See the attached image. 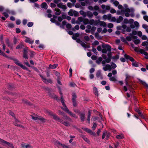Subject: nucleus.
<instances>
[{"mask_svg":"<svg viewBox=\"0 0 148 148\" xmlns=\"http://www.w3.org/2000/svg\"><path fill=\"white\" fill-rule=\"evenodd\" d=\"M100 26H103V27H105L107 25L106 23L103 21L100 22L99 21V25Z\"/></svg>","mask_w":148,"mask_h":148,"instance_id":"e433bc0d","label":"nucleus"},{"mask_svg":"<svg viewBox=\"0 0 148 148\" xmlns=\"http://www.w3.org/2000/svg\"><path fill=\"white\" fill-rule=\"evenodd\" d=\"M28 48L26 47L23 49V57L25 59H27L28 57Z\"/></svg>","mask_w":148,"mask_h":148,"instance_id":"0eeeda50","label":"nucleus"},{"mask_svg":"<svg viewBox=\"0 0 148 148\" xmlns=\"http://www.w3.org/2000/svg\"><path fill=\"white\" fill-rule=\"evenodd\" d=\"M38 120L43 123L45 122L46 121V120L45 119L41 116H39Z\"/></svg>","mask_w":148,"mask_h":148,"instance_id":"37998d69","label":"nucleus"},{"mask_svg":"<svg viewBox=\"0 0 148 148\" xmlns=\"http://www.w3.org/2000/svg\"><path fill=\"white\" fill-rule=\"evenodd\" d=\"M116 138L118 139H121L124 138V136L123 134L117 135Z\"/></svg>","mask_w":148,"mask_h":148,"instance_id":"a19ab883","label":"nucleus"},{"mask_svg":"<svg viewBox=\"0 0 148 148\" xmlns=\"http://www.w3.org/2000/svg\"><path fill=\"white\" fill-rule=\"evenodd\" d=\"M111 66L113 69H114L116 67V65L115 63L112 62L111 63Z\"/></svg>","mask_w":148,"mask_h":148,"instance_id":"680f3d73","label":"nucleus"},{"mask_svg":"<svg viewBox=\"0 0 148 148\" xmlns=\"http://www.w3.org/2000/svg\"><path fill=\"white\" fill-rule=\"evenodd\" d=\"M73 10H70L68 12V14L70 16H73Z\"/></svg>","mask_w":148,"mask_h":148,"instance_id":"09e8293b","label":"nucleus"},{"mask_svg":"<svg viewBox=\"0 0 148 148\" xmlns=\"http://www.w3.org/2000/svg\"><path fill=\"white\" fill-rule=\"evenodd\" d=\"M76 97L77 96L76 94L75 93L73 94L72 96V101H75Z\"/></svg>","mask_w":148,"mask_h":148,"instance_id":"8fccbe9b","label":"nucleus"},{"mask_svg":"<svg viewBox=\"0 0 148 148\" xmlns=\"http://www.w3.org/2000/svg\"><path fill=\"white\" fill-rule=\"evenodd\" d=\"M27 26L29 27H32L33 25V23L32 22H29L27 23Z\"/></svg>","mask_w":148,"mask_h":148,"instance_id":"69168bd1","label":"nucleus"},{"mask_svg":"<svg viewBox=\"0 0 148 148\" xmlns=\"http://www.w3.org/2000/svg\"><path fill=\"white\" fill-rule=\"evenodd\" d=\"M24 47V44L22 43H21L17 46L16 47V49H21Z\"/></svg>","mask_w":148,"mask_h":148,"instance_id":"c756f323","label":"nucleus"},{"mask_svg":"<svg viewBox=\"0 0 148 148\" xmlns=\"http://www.w3.org/2000/svg\"><path fill=\"white\" fill-rule=\"evenodd\" d=\"M86 16H87L90 18H92L93 16V13L90 11H87Z\"/></svg>","mask_w":148,"mask_h":148,"instance_id":"a211bd4d","label":"nucleus"},{"mask_svg":"<svg viewBox=\"0 0 148 148\" xmlns=\"http://www.w3.org/2000/svg\"><path fill=\"white\" fill-rule=\"evenodd\" d=\"M82 138L83 139L86 141L87 143L89 144H90V143L89 140L85 136H82Z\"/></svg>","mask_w":148,"mask_h":148,"instance_id":"c85d7f7f","label":"nucleus"},{"mask_svg":"<svg viewBox=\"0 0 148 148\" xmlns=\"http://www.w3.org/2000/svg\"><path fill=\"white\" fill-rule=\"evenodd\" d=\"M139 81L143 85L147 88H148V84H147L145 82L143 81L140 79H139Z\"/></svg>","mask_w":148,"mask_h":148,"instance_id":"393cba45","label":"nucleus"},{"mask_svg":"<svg viewBox=\"0 0 148 148\" xmlns=\"http://www.w3.org/2000/svg\"><path fill=\"white\" fill-rule=\"evenodd\" d=\"M83 18L82 17H79L78 20L76 21V23L78 24H80V23L83 21Z\"/></svg>","mask_w":148,"mask_h":148,"instance_id":"f3484780","label":"nucleus"},{"mask_svg":"<svg viewBox=\"0 0 148 148\" xmlns=\"http://www.w3.org/2000/svg\"><path fill=\"white\" fill-rule=\"evenodd\" d=\"M140 53H141L144 54V55L145 56H146L145 57L146 58L148 59V53L147 52L143 50L141 51Z\"/></svg>","mask_w":148,"mask_h":148,"instance_id":"4c0bfd02","label":"nucleus"},{"mask_svg":"<svg viewBox=\"0 0 148 148\" xmlns=\"http://www.w3.org/2000/svg\"><path fill=\"white\" fill-rule=\"evenodd\" d=\"M0 142L2 143L7 144L8 146L10 147L11 148H14V146L12 144L9 143L2 139L0 138Z\"/></svg>","mask_w":148,"mask_h":148,"instance_id":"6e6552de","label":"nucleus"},{"mask_svg":"<svg viewBox=\"0 0 148 148\" xmlns=\"http://www.w3.org/2000/svg\"><path fill=\"white\" fill-rule=\"evenodd\" d=\"M32 118L35 120H36L38 119L39 116L36 115V116H34L32 115H31Z\"/></svg>","mask_w":148,"mask_h":148,"instance_id":"052dcab7","label":"nucleus"},{"mask_svg":"<svg viewBox=\"0 0 148 148\" xmlns=\"http://www.w3.org/2000/svg\"><path fill=\"white\" fill-rule=\"evenodd\" d=\"M102 60V58L101 57H99L96 60V62L98 64H99Z\"/></svg>","mask_w":148,"mask_h":148,"instance_id":"58836bf2","label":"nucleus"},{"mask_svg":"<svg viewBox=\"0 0 148 148\" xmlns=\"http://www.w3.org/2000/svg\"><path fill=\"white\" fill-rule=\"evenodd\" d=\"M39 75L41 78L42 79V81L44 82L45 83H52V81L51 79H49L47 80L46 78H44L41 75Z\"/></svg>","mask_w":148,"mask_h":148,"instance_id":"9d476101","label":"nucleus"},{"mask_svg":"<svg viewBox=\"0 0 148 148\" xmlns=\"http://www.w3.org/2000/svg\"><path fill=\"white\" fill-rule=\"evenodd\" d=\"M48 113L53 117V119L56 121H58L61 123L63 124L65 126L68 127L70 126V124L67 121H64L63 120L60 119L58 116L56 114H54L50 111H48Z\"/></svg>","mask_w":148,"mask_h":148,"instance_id":"f257e3e1","label":"nucleus"},{"mask_svg":"<svg viewBox=\"0 0 148 148\" xmlns=\"http://www.w3.org/2000/svg\"><path fill=\"white\" fill-rule=\"evenodd\" d=\"M66 22L65 21H63L62 22V24L60 25V27L63 28H64V26L66 25Z\"/></svg>","mask_w":148,"mask_h":148,"instance_id":"a18cd8bd","label":"nucleus"},{"mask_svg":"<svg viewBox=\"0 0 148 148\" xmlns=\"http://www.w3.org/2000/svg\"><path fill=\"white\" fill-rule=\"evenodd\" d=\"M141 45L142 46L144 47L147 46L148 45V42L146 41L143 42Z\"/></svg>","mask_w":148,"mask_h":148,"instance_id":"864d4df0","label":"nucleus"},{"mask_svg":"<svg viewBox=\"0 0 148 148\" xmlns=\"http://www.w3.org/2000/svg\"><path fill=\"white\" fill-rule=\"evenodd\" d=\"M58 66V65L57 64H54L53 65L50 64L49 66V68L51 69H55Z\"/></svg>","mask_w":148,"mask_h":148,"instance_id":"412c9836","label":"nucleus"},{"mask_svg":"<svg viewBox=\"0 0 148 148\" xmlns=\"http://www.w3.org/2000/svg\"><path fill=\"white\" fill-rule=\"evenodd\" d=\"M61 11L59 9H57L56 12H55V14L56 15H59L61 14Z\"/></svg>","mask_w":148,"mask_h":148,"instance_id":"3c124183","label":"nucleus"},{"mask_svg":"<svg viewBox=\"0 0 148 148\" xmlns=\"http://www.w3.org/2000/svg\"><path fill=\"white\" fill-rule=\"evenodd\" d=\"M83 130H84L86 132H87L90 133L92 134H94L95 133L93 132H92V131L90 129L86 128H83Z\"/></svg>","mask_w":148,"mask_h":148,"instance_id":"4be33fe9","label":"nucleus"},{"mask_svg":"<svg viewBox=\"0 0 148 148\" xmlns=\"http://www.w3.org/2000/svg\"><path fill=\"white\" fill-rule=\"evenodd\" d=\"M91 111L90 110H89L88 112V119L87 120L89 123H90V119L91 116Z\"/></svg>","mask_w":148,"mask_h":148,"instance_id":"c9c22d12","label":"nucleus"},{"mask_svg":"<svg viewBox=\"0 0 148 148\" xmlns=\"http://www.w3.org/2000/svg\"><path fill=\"white\" fill-rule=\"evenodd\" d=\"M123 20V18L121 16H119L116 19V22L119 23L121 22Z\"/></svg>","mask_w":148,"mask_h":148,"instance_id":"b1692460","label":"nucleus"},{"mask_svg":"<svg viewBox=\"0 0 148 148\" xmlns=\"http://www.w3.org/2000/svg\"><path fill=\"white\" fill-rule=\"evenodd\" d=\"M80 44L83 47L85 48H86V44L84 42L82 41V42H81V43Z\"/></svg>","mask_w":148,"mask_h":148,"instance_id":"774afa93","label":"nucleus"},{"mask_svg":"<svg viewBox=\"0 0 148 148\" xmlns=\"http://www.w3.org/2000/svg\"><path fill=\"white\" fill-rule=\"evenodd\" d=\"M41 7L42 8L45 9H47V4L45 3H42L41 5Z\"/></svg>","mask_w":148,"mask_h":148,"instance_id":"473e14b6","label":"nucleus"},{"mask_svg":"<svg viewBox=\"0 0 148 148\" xmlns=\"http://www.w3.org/2000/svg\"><path fill=\"white\" fill-rule=\"evenodd\" d=\"M105 66H106V68H107L108 70L111 71L112 69V67L111 65L108 64H107Z\"/></svg>","mask_w":148,"mask_h":148,"instance_id":"de8ad7c7","label":"nucleus"},{"mask_svg":"<svg viewBox=\"0 0 148 148\" xmlns=\"http://www.w3.org/2000/svg\"><path fill=\"white\" fill-rule=\"evenodd\" d=\"M26 39L25 40V42L26 43H28L30 44H32L34 42V40H32L29 38L27 36H25Z\"/></svg>","mask_w":148,"mask_h":148,"instance_id":"9b49d317","label":"nucleus"},{"mask_svg":"<svg viewBox=\"0 0 148 148\" xmlns=\"http://www.w3.org/2000/svg\"><path fill=\"white\" fill-rule=\"evenodd\" d=\"M63 116L64 117V119H65L66 120H68V121H72L71 119L68 116L66 115H65V114H64V116Z\"/></svg>","mask_w":148,"mask_h":148,"instance_id":"49530a36","label":"nucleus"},{"mask_svg":"<svg viewBox=\"0 0 148 148\" xmlns=\"http://www.w3.org/2000/svg\"><path fill=\"white\" fill-rule=\"evenodd\" d=\"M67 29H70L71 27V25L69 23H68L66 25Z\"/></svg>","mask_w":148,"mask_h":148,"instance_id":"6e6d98bb","label":"nucleus"},{"mask_svg":"<svg viewBox=\"0 0 148 148\" xmlns=\"http://www.w3.org/2000/svg\"><path fill=\"white\" fill-rule=\"evenodd\" d=\"M11 59L13 60L14 61V63L20 66L21 64L20 63L19 61L18 60L16 59H12V58H11Z\"/></svg>","mask_w":148,"mask_h":148,"instance_id":"5701e85b","label":"nucleus"},{"mask_svg":"<svg viewBox=\"0 0 148 148\" xmlns=\"http://www.w3.org/2000/svg\"><path fill=\"white\" fill-rule=\"evenodd\" d=\"M61 108L62 110H63L67 113H68L71 116H72L73 114V113L72 112L69 111L67 108H66L65 109H64V108H63L62 107H61Z\"/></svg>","mask_w":148,"mask_h":148,"instance_id":"dca6fc26","label":"nucleus"},{"mask_svg":"<svg viewBox=\"0 0 148 148\" xmlns=\"http://www.w3.org/2000/svg\"><path fill=\"white\" fill-rule=\"evenodd\" d=\"M96 29V27H94L93 26L92 27H91L90 31L91 32H94L95 30Z\"/></svg>","mask_w":148,"mask_h":148,"instance_id":"e2e57ef3","label":"nucleus"},{"mask_svg":"<svg viewBox=\"0 0 148 148\" xmlns=\"http://www.w3.org/2000/svg\"><path fill=\"white\" fill-rule=\"evenodd\" d=\"M101 8L103 10L106 11H108L110 9V6L108 5H102Z\"/></svg>","mask_w":148,"mask_h":148,"instance_id":"f8f14e48","label":"nucleus"},{"mask_svg":"<svg viewBox=\"0 0 148 148\" xmlns=\"http://www.w3.org/2000/svg\"><path fill=\"white\" fill-rule=\"evenodd\" d=\"M136 111L138 112V113L139 114V115L142 118H144V116L142 114V113L140 112V110L138 109H137L136 110Z\"/></svg>","mask_w":148,"mask_h":148,"instance_id":"ea45409f","label":"nucleus"},{"mask_svg":"<svg viewBox=\"0 0 148 148\" xmlns=\"http://www.w3.org/2000/svg\"><path fill=\"white\" fill-rule=\"evenodd\" d=\"M96 76L98 78H100L101 79H102V77L101 75V71L99 70L97 71L96 73Z\"/></svg>","mask_w":148,"mask_h":148,"instance_id":"aec40b11","label":"nucleus"},{"mask_svg":"<svg viewBox=\"0 0 148 148\" xmlns=\"http://www.w3.org/2000/svg\"><path fill=\"white\" fill-rule=\"evenodd\" d=\"M110 136V133L109 132H108L107 131L105 130L103 131V132L102 137V139H103L105 138V136H106L107 138H108Z\"/></svg>","mask_w":148,"mask_h":148,"instance_id":"1a4fd4ad","label":"nucleus"},{"mask_svg":"<svg viewBox=\"0 0 148 148\" xmlns=\"http://www.w3.org/2000/svg\"><path fill=\"white\" fill-rule=\"evenodd\" d=\"M116 76L112 77L109 78V80L111 81H113L115 82L117 81L116 79Z\"/></svg>","mask_w":148,"mask_h":148,"instance_id":"bb28decb","label":"nucleus"},{"mask_svg":"<svg viewBox=\"0 0 148 148\" xmlns=\"http://www.w3.org/2000/svg\"><path fill=\"white\" fill-rule=\"evenodd\" d=\"M61 0H54L53 2L55 4H57V6L58 7L62 8L63 10H65L66 9V5H64L62 3H60Z\"/></svg>","mask_w":148,"mask_h":148,"instance_id":"39448f33","label":"nucleus"},{"mask_svg":"<svg viewBox=\"0 0 148 148\" xmlns=\"http://www.w3.org/2000/svg\"><path fill=\"white\" fill-rule=\"evenodd\" d=\"M80 14L84 17H86V16L87 12H86L83 10H81L79 12Z\"/></svg>","mask_w":148,"mask_h":148,"instance_id":"f704fd0d","label":"nucleus"},{"mask_svg":"<svg viewBox=\"0 0 148 148\" xmlns=\"http://www.w3.org/2000/svg\"><path fill=\"white\" fill-rule=\"evenodd\" d=\"M61 102H62V105H63V106H64V108H64V109H65V108H67V107L66 106V105L65 103L64 102V99H63V96H62L61 97Z\"/></svg>","mask_w":148,"mask_h":148,"instance_id":"a878e982","label":"nucleus"},{"mask_svg":"<svg viewBox=\"0 0 148 148\" xmlns=\"http://www.w3.org/2000/svg\"><path fill=\"white\" fill-rule=\"evenodd\" d=\"M79 28V26L77 25H75V26L74 28H73L71 29V30L73 31H75V29L78 30Z\"/></svg>","mask_w":148,"mask_h":148,"instance_id":"c03bdc74","label":"nucleus"},{"mask_svg":"<svg viewBox=\"0 0 148 148\" xmlns=\"http://www.w3.org/2000/svg\"><path fill=\"white\" fill-rule=\"evenodd\" d=\"M8 27L9 28H13L14 27V25L12 23H10L8 24Z\"/></svg>","mask_w":148,"mask_h":148,"instance_id":"4d7b16f0","label":"nucleus"},{"mask_svg":"<svg viewBox=\"0 0 148 148\" xmlns=\"http://www.w3.org/2000/svg\"><path fill=\"white\" fill-rule=\"evenodd\" d=\"M99 24V20H95L93 19L90 20L89 24L93 26H98Z\"/></svg>","mask_w":148,"mask_h":148,"instance_id":"423d86ee","label":"nucleus"},{"mask_svg":"<svg viewBox=\"0 0 148 148\" xmlns=\"http://www.w3.org/2000/svg\"><path fill=\"white\" fill-rule=\"evenodd\" d=\"M111 57H108V58H106L105 60L106 62L109 63L111 61Z\"/></svg>","mask_w":148,"mask_h":148,"instance_id":"0e129e2a","label":"nucleus"},{"mask_svg":"<svg viewBox=\"0 0 148 148\" xmlns=\"http://www.w3.org/2000/svg\"><path fill=\"white\" fill-rule=\"evenodd\" d=\"M83 23L85 25L89 24L90 20L88 18H85L83 20Z\"/></svg>","mask_w":148,"mask_h":148,"instance_id":"7c9ffc66","label":"nucleus"},{"mask_svg":"<svg viewBox=\"0 0 148 148\" xmlns=\"http://www.w3.org/2000/svg\"><path fill=\"white\" fill-rule=\"evenodd\" d=\"M27 19H24L22 21V23L23 25H25L27 23Z\"/></svg>","mask_w":148,"mask_h":148,"instance_id":"338daca9","label":"nucleus"},{"mask_svg":"<svg viewBox=\"0 0 148 148\" xmlns=\"http://www.w3.org/2000/svg\"><path fill=\"white\" fill-rule=\"evenodd\" d=\"M124 57L126 59L129 60L131 62H133L134 61V59L132 57H130L129 55L125 54L124 55Z\"/></svg>","mask_w":148,"mask_h":148,"instance_id":"ddd939ff","label":"nucleus"},{"mask_svg":"<svg viewBox=\"0 0 148 148\" xmlns=\"http://www.w3.org/2000/svg\"><path fill=\"white\" fill-rule=\"evenodd\" d=\"M78 14L79 13L77 11L73 10V15H74L75 17L77 16H78Z\"/></svg>","mask_w":148,"mask_h":148,"instance_id":"bf43d9fd","label":"nucleus"},{"mask_svg":"<svg viewBox=\"0 0 148 148\" xmlns=\"http://www.w3.org/2000/svg\"><path fill=\"white\" fill-rule=\"evenodd\" d=\"M21 146L23 148H32V147L31 145L29 144L25 145V143H21Z\"/></svg>","mask_w":148,"mask_h":148,"instance_id":"2eb2a0df","label":"nucleus"},{"mask_svg":"<svg viewBox=\"0 0 148 148\" xmlns=\"http://www.w3.org/2000/svg\"><path fill=\"white\" fill-rule=\"evenodd\" d=\"M93 90L95 95L97 96L98 95V89L96 87H95L93 88Z\"/></svg>","mask_w":148,"mask_h":148,"instance_id":"72a5a7b5","label":"nucleus"},{"mask_svg":"<svg viewBox=\"0 0 148 148\" xmlns=\"http://www.w3.org/2000/svg\"><path fill=\"white\" fill-rule=\"evenodd\" d=\"M126 78L125 79V81H129L130 79L131 76L127 74H125Z\"/></svg>","mask_w":148,"mask_h":148,"instance_id":"79ce46f5","label":"nucleus"},{"mask_svg":"<svg viewBox=\"0 0 148 148\" xmlns=\"http://www.w3.org/2000/svg\"><path fill=\"white\" fill-rule=\"evenodd\" d=\"M101 47L102 48V52L104 53H106L107 52L110 53L111 51V47L109 45L106 44H102L101 45Z\"/></svg>","mask_w":148,"mask_h":148,"instance_id":"7ed1b4c3","label":"nucleus"},{"mask_svg":"<svg viewBox=\"0 0 148 148\" xmlns=\"http://www.w3.org/2000/svg\"><path fill=\"white\" fill-rule=\"evenodd\" d=\"M6 12H7L12 15H15L16 14L14 10H7Z\"/></svg>","mask_w":148,"mask_h":148,"instance_id":"cd10ccee","label":"nucleus"},{"mask_svg":"<svg viewBox=\"0 0 148 148\" xmlns=\"http://www.w3.org/2000/svg\"><path fill=\"white\" fill-rule=\"evenodd\" d=\"M85 114L84 113H82L80 114V118L82 121H84L85 120Z\"/></svg>","mask_w":148,"mask_h":148,"instance_id":"6ab92c4d","label":"nucleus"},{"mask_svg":"<svg viewBox=\"0 0 148 148\" xmlns=\"http://www.w3.org/2000/svg\"><path fill=\"white\" fill-rule=\"evenodd\" d=\"M134 42L135 44L137 45L140 43V42L139 40L138 39H136L134 41Z\"/></svg>","mask_w":148,"mask_h":148,"instance_id":"5fc2aeb1","label":"nucleus"},{"mask_svg":"<svg viewBox=\"0 0 148 148\" xmlns=\"http://www.w3.org/2000/svg\"><path fill=\"white\" fill-rule=\"evenodd\" d=\"M131 12V10L129 8H124L121 10H117L116 11L117 15H123L125 14L126 17H129L130 16V13Z\"/></svg>","mask_w":148,"mask_h":148,"instance_id":"f03ea898","label":"nucleus"},{"mask_svg":"<svg viewBox=\"0 0 148 148\" xmlns=\"http://www.w3.org/2000/svg\"><path fill=\"white\" fill-rule=\"evenodd\" d=\"M49 96L51 98L56 99L57 101L60 100V99L58 98V96L55 95L54 94H49Z\"/></svg>","mask_w":148,"mask_h":148,"instance_id":"4468645a","label":"nucleus"},{"mask_svg":"<svg viewBox=\"0 0 148 148\" xmlns=\"http://www.w3.org/2000/svg\"><path fill=\"white\" fill-rule=\"evenodd\" d=\"M5 41H6V43L8 45V46L9 47H11V44L10 42L9 39H6L5 40Z\"/></svg>","mask_w":148,"mask_h":148,"instance_id":"13d9d810","label":"nucleus"},{"mask_svg":"<svg viewBox=\"0 0 148 148\" xmlns=\"http://www.w3.org/2000/svg\"><path fill=\"white\" fill-rule=\"evenodd\" d=\"M79 36V34L78 33L74 34L73 36H72V38L74 40L76 39Z\"/></svg>","mask_w":148,"mask_h":148,"instance_id":"2f4dec72","label":"nucleus"},{"mask_svg":"<svg viewBox=\"0 0 148 148\" xmlns=\"http://www.w3.org/2000/svg\"><path fill=\"white\" fill-rule=\"evenodd\" d=\"M132 65L135 67H138V62L134 60V61L132 63Z\"/></svg>","mask_w":148,"mask_h":148,"instance_id":"603ef678","label":"nucleus"},{"mask_svg":"<svg viewBox=\"0 0 148 148\" xmlns=\"http://www.w3.org/2000/svg\"><path fill=\"white\" fill-rule=\"evenodd\" d=\"M9 113L10 115L14 117L15 121L13 122L14 125L15 126L19 127L22 128H24V127L23 126L21 125L20 124L18 123H20V121L16 119L14 117V114L10 111H9Z\"/></svg>","mask_w":148,"mask_h":148,"instance_id":"20e7f679","label":"nucleus"}]
</instances>
